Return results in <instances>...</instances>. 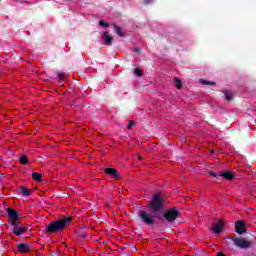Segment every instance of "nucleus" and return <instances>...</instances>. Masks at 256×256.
I'll use <instances>...</instances> for the list:
<instances>
[{"label": "nucleus", "instance_id": "17", "mask_svg": "<svg viewBox=\"0 0 256 256\" xmlns=\"http://www.w3.org/2000/svg\"><path fill=\"white\" fill-rule=\"evenodd\" d=\"M199 82L201 83V85H215V82L207 81V80H204V79H200Z\"/></svg>", "mask_w": 256, "mask_h": 256}, {"label": "nucleus", "instance_id": "24", "mask_svg": "<svg viewBox=\"0 0 256 256\" xmlns=\"http://www.w3.org/2000/svg\"><path fill=\"white\" fill-rule=\"evenodd\" d=\"M76 234L78 235V237H81L82 239H86L87 238V234H85V233L76 232Z\"/></svg>", "mask_w": 256, "mask_h": 256}, {"label": "nucleus", "instance_id": "6", "mask_svg": "<svg viewBox=\"0 0 256 256\" xmlns=\"http://www.w3.org/2000/svg\"><path fill=\"white\" fill-rule=\"evenodd\" d=\"M218 177H223L227 181H233V179H235V172L225 170V171L220 172L218 174Z\"/></svg>", "mask_w": 256, "mask_h": 256}, {"label": "nucleus", "instance_id": "7", "mask_svg": "<svg viewBox=\"0 0 256 256\" xmlns=\"http://www.w3.org/2000/svg\"><path fill=\"white\" fill-rule=\"evenodd\" d=\"M235 229L236 233L239 235H243V233H247V229L245 228V223L243 221L239 220L235 223Z\"/></svg>", "mask_w": 256, "mask_h": 256}, {"label": "nucleus", "instance_id": "4", "mask_svg": "<svg viewBox=\"0 0 256 256\" xmlns=\"http://www.w3.org/2000/svg\"><path fill=\"white\" fill-rule=\"evenodd\" d=\"M211 231L213 233H215L216 235H219V233H221V231H223V221H216L212 223V228Z\"/></svg>", "mask_w": 256, "mask_h": 256}, {"label": "nucleus", "instance_id": "11", "mask_svg": "<svg viewBox=\"0 0 256 256\" xmlns=\"http://www.w3.org/2000/svg\"><path fill=\"white\" fill-rule=\"evenodd\" d=\"M112 27L118 37H125V34H123V28H121L117 24H112Z\"/></svg>", "mask_w": 256, "mask_h": 256}, {"label": "nucleus", "instance_id": "27", "mask_svg": "<svg viewBox=\"0 0 256 256\" xmlns=\"http://www.w3.org/2000/svg\"><path fill=\"white\" fill-rule=\"evenodd\" d=\"M134 53H137L138 55H141V49L139 47L134 48Z\"/></svg>", "mask_w": 256, "mask_h": 256}, {"label": "nucleus", "instance_id": "8", "mask_svg": "<svg viewBox=\"0 0 256 256\" xmlns=\"http://www.w3.org/2000/svg\"><path fill=\"white\" fill-rule=\"evenodd\" d=\"M106 175H110L113 179H120L121 174H119V171L115 168H106L105 169Z\"/></svg>", "mask_w": 256, "mask_h": 256}, {"label": "nucleus", "instance_id": "3", "mask_svg": "<svg viewBox=\"0 0 256 256\" xmlns=\"http://www.w3.org/2000/svg\"><path fill=\"white\" fill-rule=\"evenodd\" d=\"M233 243L239 249H249L253 243L245 238H233Z\"/></svg>", "mask_w": 256, "mask_h": 256}, {"label": "nucleus", "instance_id": "2", "mask_svg": "<svg viewBox=\"0 0 256 256\" xmlns=\"http://www.w3.org/2000/svg\"><path fill=\"white\" fill-rule=\"evenodd\" d=\"M73 218L67 217L57 221H54L46 226L44 230L48 235H53L55 233H61V231L67 229L71 225Z\"/></svg>", "mask_w": 256, "mask_h": 256}, {"label": "nucleus", "instance_id": "12", "mask_svg": "<svg viewBox=\"0 0 256 256\" xmlns=\"http://www.w3.org/2000/svg\"><path fill=\"white\" fill-rule=\"evenodd\" d=\"M103 40L105 41L106 45H111V43H113V38L111 35H109L108 31L103 33Z\"/></svg>", "mask_w": 256, "mask_h": 256}, {"label": "nucleus", "instance_id": "23", "mask_svg": "<svg viewBox=\"0 0 256 256\" xmlns=\"http://www.w3.org/2000/svg\"><path fill=\"white\" fill-rule=\"evenodd\" d=\"M57 75H58L59 81H65V74H63V73H58Z\"/></svg>", "mask_w": 256, "mask_h": 256}, {"label": "nucleus", "instance_id": "30", "mask_svg": "<svg viewBox=\"0 0 256 256\" xmlns=\"http://www.w3.org/2000/svg\"><path fill=\"white\" fill-rule=\"evenodd\" d=\"M138 159H143V158H141V156H139Z\"/></svg>", "mask_w": 256, "mask_h": 256}, {"label": "nucleus", "instance_id": "9", "mask_svg": "<svg viewBox=\"0 0 256 256\" xmlns=\"http://www.w3.org/2000/svg\"><path fill=\"white\" fill-rule=\"evenodd\" d=\"M18 253H29L31 251V244L29 243H21L17 244Z\"/></svg>", "mask_w": 256, "mask_h": 256}, {"label": "nucleus", "instance_id": "14", "mask_svg": "<svg viewBox=\"0 0 256 256\" xmlns=\"http://www.w3.org/2000/svg\"><path fill=\"white\" fill-rule=\"evenodd\" d=\"M32 179L38 183H41V181H43V176L37 172H34L32 173Z\"/></svg>", "mask_w": 256, "mask_h": 256}, {"label": "nucleus", "instance_id": "21", "mask_svg": "<svg viewBox=\"0 0 256 256\" xmlns=\"http://www.w3.org/2000/svg\"><path fill=\"white\" fill-rule=\"evenodd\" d=\"M208 175H210V177H215V179H218V177H219V174H216V173L213 172V171H209V172H208Z\"/></svg>", "mask_w": 256, "mask_h": 256}, {"label": "nucleus", "instance_id": "19", "mask_svg": "<svg viewBox=\"0 0 256 256\" xmlns=\"http://www.w3.org/2000/svg\"><path fill=\"white\" fill-rule=\"evenodd\" d=\"M226 101H233V96H231V93L225 91L224 92Z\"/></svg>", "mask_w": 256, "mask_h": 256}, {"label": "nucleus", "instance_id": "28", "mask_svg": "<svg viewBox=\"0 0 256 256\" xmlns=\"http://www.w3.org/2000/svg\"><path fill=\"white\" fill-rule=\"evenodd\" d=\"M217 256H227V255H225V253L223 252H218Z\"/></svg>", "mask_w": 256, "mask_h": 256}, {"label": "nucleus", "instance_id": "22", "mask_svg": "<svg viewBox=\"0 0 256 256\" xmlns=\"http://www.w3.org/2000/svg\"><path fill=\"white\" fill-rule=\"evenodd\" d=\"M99 25L100 27H109V24L103 20H100Z\"/></svg>", "mask_w": 256, "mask_h": 256}, {"label": "nucleus", "instance_id": "18", "mask_svg": "<svg viewBox=\"0 0 256 256\" xmlns=\"http://www.w3.org/2000/svg\"><path fill=\"white\" fill-rule=\"evenodd\" d=\"M9 225H12V227H19V225H21V221L19 218H16V221L10 222Z\"/></svg>", "mask_w": 256, "mask_h": 256}, {"label": "nucleus", "instance_id": "29", "mask_svg": "<svg viewBox=\"0 0 256 256\" xmlns=\"http://www.w3.org/2000/svg\"><path fill=\"white\" fill-rule=\"evenodd\" d=\"M211 154H213V153H215V151L214 150H211V152H210Z\"/></svg>", "mask_w": 256, "mask_h": 256}, {"label": "nucleus", "instance_id": "25", "mask_svg": "<svg viewBox=\"0 0 256 256\" xmlns=\"http://www.w3.org/2000/svg\"><path fill=\"white\" fill-rule=\"evenodd\" d=\"M154 0H142L143 5H149L150 3H153Z\"/></svg>", "mask_w": 256, "mask_h": 256}, {"label": "nucleus", "instance_id": "13", "mask_svg": "<svg viewBox=\"0 0 256 256\" xmlns=\"http://www.w3.org/2000/svg\"><path fill=\"white\" fill-rule=\"evenodd\" d=\"M20 193L23 197H29L31 195V191L25 186L20 187Z\"/></svg>", "mask_w": 256, "mask_h": 256}, {"label": "nucleus", "instance_id": "20", "mask_svg": "<svg viewBox=\"0 0 256 256\" xmlns=\"http://www.w3.org/2000/svg\"><path fill=\"white\" fill-rule=\"evenodd\" d=\"M134 73L135 75H137L138 77H141L143 75V70L139 69V68H135L134 69Z\"/></svg>", "mask_w": 256, "mask_h": 256}, {"label": "nucleus", "instance_id": "5", "mask_svg": "<svg viewBox=\"0 0 256 256\" xmlns=\"http://www.w3.org/2000/svg\"><path fill=\"white\" fill-rule=\"evenodd\" d=\"M7 213H8V217H9L8 223H11L13 221H17V219H19V214L13 208H7Z\"/></svg>", "mask_w": 256, "mask_h": 256}, {"label": "nucleus", "instance_id": "1", "mask_svg": "<svg viewBox=\"0 0 256 256\" xmlns=\"http://www.w3.org/2000/svg\"><path fill=\"white\" fill-rule=\"evenodd\" d=\"M164 207L165 198L161 197L159 194H154L147 205L149 212L147 210H139L138 219L141 223H144V225L153 226L156 223L155 219H158L159 221L165 220L167 223H174V221H177V219L181 217V212L175 207L169 208L161 214Z\"/></svg>", "mask_w": 256, "mask_h": 256}, {"label": "nucleus", "instance_id": "10", "mask_svg": "<svg viewBox=\"0 0 256 256\" xmlns=\"http://www.w3.org/2000/svg\"><path fill=\"white\" fill-rule=\"evenodd\" d=\"M27 228L26 227H13L12 228V233H14V235H16L17 237H21V235H23V233H26Z\"/></svg>", "mask_w": 256, "mask_h": 256}, {"label": "nucleus", "instance_id": "26", "mask_svg": "<svg viewBox=\"0 0 256 256\" xmlns=\"http://www.w3.org/2000/svg\"><path fill=\"white\" fill-rule=\"evenodd\" d=\"M133 125H135V121H130L128 124V129L129 130L133 129Z\"/></svg>", "mask_w": 256, "mask_h": 256}, {"label": "nucleus", "instance_id": "15", "mask_svg": "<svg viewBox=\"0 0 256 256\" xmlns=\"http://www.w3.org/2000/svg\"><path fill=\"white\" fill-rule=\"evenodd\" d=\"M174 86L176 87V89H182L183 84L181 83V80L179 78L174 79Z\"/></svg>", "mask_w": 256, "mask_h": 256}, {"label": "nucleus", "instance_id": "16", "mask_svg": "<svg viewBox=\"0 0 256 256\" xmlns=\"http://www.w3.org/2000/svg\"><path fill=\"white\" fill-rule=\"evenodd\" d=\"M20 163L21 165H27L29 163V159L26 155L20 157Z\"/></svg>", "mask_w": 256, "mask_h": 256}]
</instances>
